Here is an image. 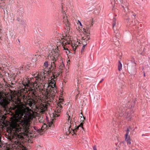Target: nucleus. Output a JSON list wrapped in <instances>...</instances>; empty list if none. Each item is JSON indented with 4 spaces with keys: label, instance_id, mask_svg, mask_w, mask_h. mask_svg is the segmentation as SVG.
Wrapping results in <instances>:
<instances>
[{
    "label": "nucleus",
    "instance_id": "nucleus-1",
    "mask_svg": "<svg viewBox=\"0 0 150 150\" xmlns=\"http://www.w3.org/2000/svg\"><path fill=\"white\" fill-rule=\"evenodd\" d=\"M28 108H21L18 115L11 119L9 128L11 133H13L16 138L12 141L13 150H28L24 146L23 140L24 136L28 132L30 122L33 116Z\"/></svg>",
    "mask_w": 150,
    "mask_h": 150
},
{
    "label": "nucleus",
    "instance_id": "nucleus-2",
    "mask_svg": "<svg viewBox=\"0 0 150 150\" xmlns=\"http://www.w3.org/2000/svg\"><path fill=\"white\" fill-rule=\"evenodd\" d=\"M49 51V56L51 58V64L46 61L43 64L42 71L39 72L37 75L34 77L35 80L34 82H30V81L27 79L26 81L22 82L24 86L25 90L28 93L30 96L33 99L37 100L39 99L40 95L39 94L40 91H43V86L42 82L45 80V76L50 74L55 68L57 61L60 57V54L58 47L53 49L52 47Z\"/></svg>",
    "mask_w": 150,
    "mask_h": 150
},
{
    "label": "nucleus",
    "instance_id": "nucleus-3",
    "mask_svg": "<svg viewBox=\"0 0 150 150\" xmlns=\"http://www.w3.org/2000/svg\"><path fill=\"white\" fill-rule=\"evenodd\" d=\"M52 72V79L49 82L48 84H46L47 86V88L46 90L44 89L43 91H40L39 92V94L41 92L42 94L45 96L47 101H49L50 102H53L54 100V96L57 92V88L56 86L55 81L57 80V78L59 76L61 75L62 73H60L58 71H55L54 72L53 70Z\"/></svg>",
    "mask_w": 150,
    "mask_h": 150
},
{
    "label": "nucleus",
    "instance_id": "nucleus-4",
    "mask_svg": "<svg viewBox=\"0 0 150 150\" xmlns=\"http://www.w3.org/2000/svg\"><path fill=\"white\" fill-rule=\"evenodd\" d=\"M60 38L59 40L60 42L62 44V47L63 50H65L67 54L68 55L70 53L68 48L70 46L71 47L74 52H75L76 49L79 47L80 45L79 44H81L80 42H76V43L72 42L70 37L67 34L65 36L62 35L61 34H59Z\"/></svg>",
    "mask_w": 150,
    "mask_h": 150
},
{
    "label": "nucleus",
    "instance_id": "nucleus-5",
    "mask_svg": "<svg viewBox=\"0 0 150 150\" xmlns=\"http://www.w3.org/2000/svg\"><path fill=\"white\" fill-rule=\"evenodd\" d=\"M15 100H13V98L11 95L7 96L6 93L2 91L0 92V104L1 106L5 109L6 110L8 108V105L11 102L13 101V104H16L14 105L15 107L16 108L18 104V98H16L15 97Z\"/></svg>",
    "mask_w": 150,
    "mask_h": 150
},
{
    "label": "nucleus",
    "instance_id": "nucleus-6",
    "mask_svg": "<svg viewBox=\"0 0 150 150\" xmlns=\"http://www.w3.org/2000/svg\"><path fill=\"white\" fill-rule=\"evenodd\" d=\"M67 116L68 117V119L67 121V123L68 125H69V126L66 132L67 135H68L70 134H71L72 135L74 136V134H76V132H79V129H83V123L82 122H81L77 127L76 124V123L74 122V120L71 119L70 120L69 116L68 115Z\"/></svg>",
    "mask_w": 150,
    "mask_h": 150
},
{
    "label": "nucleus",
    "instance_id": "nucleus-7",
    "mask_svg": "<svg viewBox=\"0 0 150 150\" xmlns=\"http://www.w3.org/2000/svg\"><path fill=\"white\" fill-rule=\"evenodd\" d=\"M137 14L133 11H129L126 15L125 19L127 23L129 25L133 23L132 25L135 24L136 16Z\"/></svg>",
    "mask_w": 150,
    "mask_h": 150
},
{
    "label": "nucleus",
    "instance_id": "nucleus-8",
    "mask_svg": "<svg viewBox=\"0 0 150 150\" xmlns=\"http://www.w3.org/2000/svg\"><path fill=\"white\" fill-rule=\"evenodd\" d=\"M62 22L64 25V28L66 33V35L67 34V33H69L70 30V24L68 21L66 13L64 11L63 13Z\"/></svg>",
    "mask_w": 150,
    "mask_h": 150
},
{
    "label": "nucleus",
    "instance_id": "nucleus-9",
    "mask_svg": "<svg viewBox=\"0 0 150 150\" xmlns=\"http://www.w3.org/2000/svg\"><path fill=\"white\" fill-rule=\"evenodd\" d=\"M64 100L62 99H59L58 102L57 103L56 105V109L55 110V113L54 117H58L60 115V113L62 111V105L64 104Z\"/></svg>",
    "mask_w": 150,
    "mask_h": 150
},
{
    "label": "nucleus",
    "instance_id": "nucleus-10",
    "mask_svg": "<svg viewBox=\"0 0 150 150\" xmlns=\"http://www.w3.org/2000/svg\"><path fill=\"white\" fill-rule=\"evenodd\" d=\"M134 103H131L130 101H129L128 103H127V105L126 108V106H123L121 107L120 109L122 110L121 112L122 114H123V115H124V113L126 112L127 110V109H131L134 106Z\"/></svg>",
    "mask_w": 150,
    "mask_h": 150
},
{
    "label": "nucleus",
    "instance_id": "nucleus-11",
    "mask_svg": "<svg viewBox=\"0 0 150 150\" xmlns=\"http://www.w3.org/2000/svg\"><path fill=\"white\" fill-rule=\"evenodd\" d=\"M112 28L114 31V32L115 33V38L116 39L120 37V34L118 32V29L116 25V18H114L112 22Z\"/></svg>",
    "mask_w": 150,
    "mask_h": 150
},
{
    "label": "nucleus",
    "instance_id": "nucleus-12",
    "mask_svg": "<svg viewBox=\"0 0 150 150\" xmlns=\"http://www.w3.org/2000/svg\"><path fill=\"white\" fill-rule=\"evenodd\" d=\"M47 109V107L45 104H41L40 105V111L42 113H43Z\"/></svg>",
    "mask_w": 150,
    "mask_h": 150
},
{
    "label": "nucleus",
    "instance_id": "nucleus-13",
    "mask_svg": "<svg viewBox=\"0 0 150 150\" xmlns=\"http://www.w3.org/2000/svg\"><path fill=\"white\" fill-rule=\"evenodd\" d=\"M101 7L99 5H98L96 6L94 9V14L95 13L96 15H98L100 13V10H101Z\"/></svg>",
    "mask_w": 150,
    "mask_h": 150
},
{
    "label": "nucleus",
    "instance_id": "nucleus-14",
    "mask_svg": "<svg viewBox=\"0 0 150 150\" xmlns=\"http://www.w3.org/2000/svg\"><path fill=\"white\" fill-rule=\"evenodd\" d=\"M28 103L29 106L31 107L33 105H34L35 104V101L33 99L29 100L28 101Z\"/></svg>",
    "mask_w": 150,
    "mask_h": 150
},
{
    "label": "nucleus",
    "instance_id": "nucleus-15",
    "mask_svg": "<svg viewBox=\"0 0 150 150\" xmlns=\"http://www.w3.org/2000/svg\"><path fill=\"white\" fill-rule=\"evenodd\" d=\"M64 69V65L63 63L61 64L59 67V71L60 72V73H62L63 72V70Z\"/></svg>",
    "mask_w": 150,
    "mask_h": 150
},
{
    "label": "nucleus",
    "instance_id": "nucleus-16",
    "mask_svg": "<svg viewBox=\"0 0 150 150\" xmlns=\"http://www.w3.org/2000/svg\"><path fill=\"white\" fill-rule=\"evenodd\" d=\"M41 57V56L38 55H35L34 57H33L32 59V60L33 61H34L36 62V61L38 60V59H39Z\"/></svg>",
    "mask_w": 150,
    "mask_h": 150
},
{
    "label": "nucleus",
    "instance_id": "nucleus-17",
    "mask_svg": "<svg viewBox=\"0 0 150 150\" xmlns=\"http://www.w3.org/2000/svg\"><path fill=\"white\" fill-rule=\"evenodd\" d=\"M122 4H123V3H122ZM122 6L123 8V10H125V12L126 11V9L127 10H128L129 9V8L128 7V6L127 5V4L126 3L125 4V6L124 4H123H123H122Z\"/></svg>",
    "mask_w": 150,
    "mask_h": 150
},
{
    "label": "nucleus",
    "instance_id": "nucleus-18",
    "mask_svg": "<svg viewBox=\"0 0 150 150\" xmlns=\"http://www.w3.org/2000/svg\"><path fill=\"white\" fill-rule=\"evenodd\" d=\"M125 140L127 142L128 144H131V139L129 136L125 137Z\"/></svg>",
    "mask_w": 150,
    "mask_h": 150
},
{
    "label": "nucleus",
    "instance_id": "nucleus-19",
    "mask_svg": "<svg viewBox=\"0 0 150 150\" xmlns=\"http://www.w3.org/2000/svg\"><path fill=\"white\" fill-rule=\"evenodd\" d=\"M129 112V111L127 112V115H126V118L127 119V120L129 121H130L131 120V116L130 115V113Z\"/></svg>",
    "mask_w": 150,
    "mask_h": 150
},
{
    "label": "nucleus",
    "instance_id": "nucleus-20",
    "mask_svg": "<svg viewBox=\"0 0 150 150\" xmlns=\"http://www.w3.org/2000/svg\"><path fill=\"white\" fill-rule=\"evenodd\" d=\"M122 64H121L120 62L119 61L118 64V70L119 71H120L122 69Z\"/></svg>",
    "mask_w": 150,
    "mask_h": 150
},
{
    "label": "nucleus",
    "instance_id": "nucleus-21",
    "mask_svg": "<svg viewBox=\"0 0 150 150\" xmlns=\"http://www.w3.org/2000/svg\"><path fill=\"white\" fill-rule=\"evenodd\" d=\"M100 98V95L99 93L96 94L94 97V99H96L97 100H98Z\"/></svg>",
    "mask_w": 150,
    "mask_h": 150
},
{
    "label": "nucleus",
    "instance_id": "nucleus-22",
    "mask_svg": "<svg viewBox=\"0 0 150 150\" xmlns=\"http://www.w3.org/2000/svg\"><path fill=\"white\" fill-rule=\"evenodd\" d=\"M130 127H129V128H127V129L126 131L127 132L125 134V137H128V134H129V129H130Z\"/></svg>",
    "mask_w": 150,
    "mask_h": 150
},
{
    "label": "nucleus",
    "instance_id": "nucleus-23",
    "mask_svg": "<svg viewBox=\"0 0 150 150\" xmlns=\"http://www.w3.org/2000/svg\"><path fill=\"white\" fill-rule=\"evenodd\" d=\"M47 127V125L44 124V125L42 126V127L41 129L42 130H44L45 129H47V128H46Z\"/></svg>",
    "mask_w": 150,
    "mask_h": 150
},
{
    "label": "nucleus",
    "instance_id": "nucleus-24",
    "mask_svg": "<svg viewBox=\"0 0 150 150\" xmlns=\"http://www.w3.org/2000/svg\"><path fill=\"white\" fill-rule=\"evenodd\" d=\"M86 45H83L82 46V48L81 50V52H83L84 51V49L85 47V46H86Z\"/></svg>",
    "mask_w": 150,
    "mask_h": 150
},
{
    "label": "nucleus",
    "instance_id": "nucleus-25",
    "mask_svg": "<svg viewBox=\"0 0 150 150\" xmlns=\"http://www.w3.org/2000/svg\"><path fill=\"white\" fill-rule=\"evenodd\" d=\"M93 19L91 21V24H88V26L90 27H91L93 25Z\"/></svg>",
    "mask_w": 150,
    "mask_h": 150
},
{
    "label": "nucleus",
    "instance_id": "nucleus-26",
    "mask_svg": "<svg viewBox=\"0 0 150 150\" xmlns=\"http://www.w3.org/2000/svg\"><path fill=\"white\" fill-rule=\"evenodd\" d=\"M82 42H83V41H84L85 42V41H86L88 40V39H86V38L85 37H82Z\"/></svg>",
    "mask_w": 150,
    "mask_h": 150
},
{
    "label": "nucleus",
    "instance_id": "nucleus-27",
    "mask_svg": "<svg viewBox=\"0 0 150 150\" xmlns=\"http://www.w3.org/2000/svg\"><path fill=\"white\" fill-rule=\"evenodd\" d=\"M141 50H142V52H141V53H140V54H142V53L144 51V48H142V47H141Z\"/></svg>",
    "mask_w": 150,
    "mask_h": 150
},
{
    "label": "nucleus",
    "instance_id": "nucleus-28",
    "mask_svg": "<svg viewBox=\"0 0 150 150\" xmlns=\"http://www.w3.org/2000/svg\"><path fill=\"white\" fill-rule=\"evenodd\" d=\"M53 123L52 122H51V123H49L48 125L49 126V127H50L52 126V124Z\"/></svg>",
    "mask_w": 150,
    "mask_h": 150
},
{
    "label": "nucleus",
    "instance_id": "nucleus-29",
    "mask_svg": "<svg viewBox=\"0 0 150 150\" xmlns=\"http://www.w3.org/2000/svg\"><path fill=\"white\" fill-rule=\"evenodd\" d=\"M25 66L24 65H23L22 67V69H26V68H25Z\"/></svg>",
    "mask_w": 150,
    "mask_h": 150
},
{
    "label": "nucleus",
    "instance_id": "nucleus-30",
    "mask_svg": "<svg viewBox=\"0 0 150 150\" xmlns=\"http://www.w3.org/2000/svg\"><path fill=\"white\" fill-rule=\"evenodd\" d=\"M104 80V79H102L99 82V83H101L102 81H103Z\"/></svg>",
    "mask_w": 150,
    "mask_h": 150
},
{
    "label": "nucleus",
    "instance_id": "nucleus-31",
    "mask_svg": "<svg viewBox=\"0 0 150 150\" xmlns=\"http://www.w3.org/2000/svg\"><path fill=\"white\" fill-rule=\"evenodd\" d=\"M94 150H97L96 148V146L94 145Z\"/></svg>",
    "mask_w": 150,
    "mask_h": 150
},
{
    "label": "nucleus",
    "instance_id": "nucleus-32",
    "mask_svg": "<svg viewBox=\"0 0 150 150\" xmlns=\"http://www.w3.org/2000/svg\"><path fill=\"white\" fill-rule=\"evenodd\" d=\"M79 24H80V25L81 26H82V25L81 23L79 21Z\"/></svg>",
    "mask_w": 150,
    "mask_h": 150
},
{
    "label": "nucleus",
    "instance_id": "nucleus-33",
    "mask_svg": "<svg viewBox=\"0 0 150 150\" xmlns=\"http://www.w3.org/2000/svg\"><path fill=\"white\" fill-rule=\"evenodd\" d=\"M62 10H61L62 11H63V6L62 5Z\"/></svg>",
    "mask_w": 150,
    "mask_h": 150
},
{
    "label": "nucleus",
    "instance_id": "nucleus-34",
    "mask_svg": "<svg viewBox=\"0 0 150 150\" xmlns=\"http://www.w3.org/2000/svg\"><path fill=\"white\" fill-rule=\"evenodd\" d=\"M142 1H144V2H145L146 1V0H142Z\"/></svg>",
    "mask_w": 150,
    "mask_h": 150
},
{
    "label": "nucleus",
    "instance_id": "nucleus-35",
    "mask_svg": "<svg viewBox=\"0 0 150 150\" xmlns=\"http://www.w3.org/2000/svg\"><path fill=\"white\" fill-rule=\"evenodd\" d=\"M40 130H38V132H40Z\"/></svg>",
    "mask_w": 150,
    "mask_h": 150
},
{
    "label": "nucleus",
    "instance_id": "nucleus-36",
    "mask_svg": "<svg viewBox=\"0 0 150 150\" xmlns=\"http://www.w3.org/2000/svg\"><path fill=\"white\" fill-rule=\"evenodd\" d=\"M144 76H145V74L144 73Z\"/></svg>",
    "mask_w": 150,
    "mask_h": 150
},
{
    "label": "nucleus",
    "instance_id": "nucleus-37",
    "mask_svg": "<svg viewBox=\"0 0 150 150\" xmlns=\"http://www.w3.org/2000/svg\"><path fill=\"white\" fill-rule=\"evenodd\" d=\"M142 24H140V26H142Z\"/></svg>",
    "mask_w": 150,
    "mask_h": 150
},
{
    "label": "nucleus",
    "instance_id": "nucleus-38",
    "mask_svg": "<svg viewBox=\"0 0 150 150\" xmlns=\"http://www.w3.org/2000/svg\"><path fill=\"white\" fill-rule=\"evenodd\" d=\"M142 24H140V26H142Z\"/></svg>",
    "mask_w": 150,
    "mask_h": 150
},
{
    "label": "nucleus",
    "instance_id": "nucleus-39",
    "mask_svg": "<svg viewBox=\"0 0 150 150\" xmlns=\"http://www.w3.org/2000/svg\"><path fill=\"white\" fill-rule=\"evenodd\" d=\"M149 59L150 60V58L149 57Z\"/></svg>",
    "mask_w": 150,
    "mask_h": 150
},
{
    "label": "nucleus",
    "instance_id": "nucleus-40",
    "mask_svg": "<svg viewBox=\"0 0 150 150\" xmlns=\"http://www.w3.org/2000/svg\"><path fill=\"white\" fill-rule=\"evenodd\" d=\"M83 117V119H85V118L84 117Z\"/></svg>",
    "mask_w": 150,
    "mask_h": 150
},
{
    "label": "nucleus",
    "instance_id": "nucleus-41",
    "mask_svg": "<svg viewBox=\"0 0 150 150\" xmlns=\"http://www.w3.org/2000/svg\"><path fill=\"white\" fill-rule=\"evenodd\" d=\"M130 129H131V130H132V129H131V128H130Z\"/></svg>",
    "mask_w": 150,
    "mask_h": 150
},
{
    "label": "nucleus",
    "instance_id": "nucleus-42",
    "mask_svg": "<svg viewBox=\"0 0 150 150\" xmlns=\"http://www.w3.org/2000/svg\"><path fill=\"white\" fill-rule=\"evenodd\" d=\"M81 117H82V116H81Z\"/></svg>",
    "mask_w": 150,
    "mask_h": 150
},
{
    "label": "nucleus",
    "instance_id": "nucleus-43",
    "mask_svg": "<svg viewBox=\"0 0 150 150\" xmlns=\"http://www.w3.org/2000/svg\"><path fill=\"white\" fill-rule=\"evenodd\" d=\"M142 136H144V135L143 134H142Z\"/></svg>",
    "mask_w": 150,
    "mask_h": 150
}]
</instances>
